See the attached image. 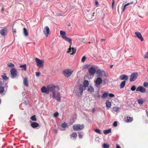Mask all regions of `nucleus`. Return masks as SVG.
Returning a JSON list of instances; mask_svg holds the SVG:
<instances>
[{
  "instance_id": "obj_48",
  "label": "nucleus",
  "mask_w": 148,
  "mask_h": 148,
  "mask_svg": "<svg viewBox=\"0 0 148 148\" xmlns=\"http://www.w3.org/2000/svg\"><path fill=\"white\" fill-rule=\"evenodd\" d=\"M80 40L83 42L85 43L86 42V41L84 38H82L80 39Z\"/></svg>"
},
{
  "instance_id": "obj_49",
  "label": "nucleus",
  "mask_w": 148,
  "mask_h": 148,
  "mask_svg": "<svg viewBox=\"0 0 148 148\" xmlns=\"http://www.w3.org/2000/svg\"><path fill=\"white\" fill-rule=\"evenodd\" d=\"M36 76H37V77H38L40 75V72H36Z\"/></svg>"
},
{
  "instance_id": "obj_56",
  "label": "nucleus",
  "mask_w": 148,
  "mask_h": 148,
  "mask_svg": "<svg viewBox=\"0 0 148 148\" xmlns=\"http://www.w3.org/2000/svg\"><path fill=\"white\" fill-rule=\"evenodd\" d=\"M95 4L96 5H98V2L97 1V0L95 1Z\"/></svg>"
},
{
  "instance_id": "obj_62",
  "label": "nucleus",
  "mask_w": 148,
  "mask_h": 148,
  "mask_svg": "<svg viewBox=\"0 0 148 148\" xmlns=\"http://www.w3.org/2000/svg\"><path fill=\"white\" fill-rule=\"evenodd\" d=\"M1 11L2 12H3L4 11V8H2L1 9Z\"/></svg>"
},
{
  "instance_id": "obj_37",
  "label": "nucleus",
  "mask_w": 148,
  "mask_h": 148,
  "mask_svg": "<svg viewBox=\"0 0 148 148\" xmlns=\"http://www.w3.org/2000/svg\"><path fill=\"white\" fill-rule=\"evenodd\" d=\"M72 137L74 138H76L77 136V135L76 133H73L71 135Z\"/></svg>"
},
{
  "instance_id": "obj_17",
  "label": "nucleus",
  "mask_w": 148,
  "mask_h": 148,
  "mask_svg": "<svg viewBox=\"0 0 148 148\" xmlns=\"http://www.w3.org/2000/svg\"><path fill=\"white\" fill-rule=\"evenodd\" d=\"M41 90L42 92L46 93L47 94L49 93L47 86V88L45 86H43L41 88Z\"/></svg>"
},
{
  "instance_id": "obj_61",
  "label": "nucleus",
  "mask_w": 148,
  "mask_h": 148,
  "mask_svg": "<svg viewBox=\"0 0 148 148\" xmlns=\"http://www.w3.org/2000/svg\"><path fill=\"white\" fill-rule=\"evenodd\" d=\"M125 6H124V7H123V10H122V11H123V12H124V11H125Z\"/></svg>"
},
{
  "instance_id": "obj_53",
  "label": "nucleus",
  "mask_w": 148,
  "mask_h": 148,
  "mask_svg": "<svg viewBox=\"0 0 148 148\" xmlns=\"http://www.w3.org/2000/svg\"><path fill=\"white\" fill-rule=\"evenodd\" d=\"M78 136L79 138H82V135L80 133H79L78 134Z\"/></svg>"
},
{
  "instance_id": "obj_6",
  "label": "nucleus",
  "mask_w": 148,
  "mask_h": 148,
  "mask_svg": "<svg viewBox=\"0 0 148 148\" xmlns=\"http://www.w3.org/2000/svg\"><path fill=\"white\" fill-rule=\"evenodd\" d=\"M52 97L53 98L56 99L58 101H61V96L59 92H58L56 94V92H53Z\"/></svg>"
},
{
  "instance_id": "obj_8",
  "label": "nucleus",
  "mask_w": 148,
  "mask_h": 148,
  "mask_svg": "<svg viewBox=\"0 0 148 148\" xmlns=\"http://www.w3.org/2000/svg\"><path fill=\"white\" fill-rule=\"evenodd\" d=\"M10 72L11 74V77L14 78L16 77L18 72L16 69L14 68H12L10 70Z\"/></svg>"
},
{
  "instance_id": "obj_12",
  "label": "nucleus",
  "mask_w": 148,
  "mask_h": 148,
  "mask_svg": "<svg viewBox=\"0 0 148 148\" xmlns=\"http://www.w3.org/2000/svg\"><path fill=\"white\" fill-rule=\"evenodd\" d=\"M137 91H139L142 93H144L146 92V89L143 87L141 86H138L136 88Z\"/></svg>"
},
{
  "instance_id": "obj_31",
  "label": "nucleus",
  "mask_w": 148,
  "mask_h": 148,
  "mask_svg": "<svg viewBox=\"0 0 148 148\" xmlns=\"http://www.w3.org/2000/svg\"><path fill=\"white\" fill-rule=\"evenodd\" d=\"M31 119L33 121H36L37 120L35 115L32 116L31 117Z\"/></svg>"
},
{
  "instance_id": "obj_36",
  "label": "nucleus",
  "mask_w": 148,
  "mask_h": 148,
  "mask_svg": "<svg viewBox=\"0 0 148 148\" xmlns=\"http://www.w3.org/2000/svg\"><path fill=\"white\" fill-rule=\"evenodd\" d=\"M119 109V108L118 107H114L113 108L114 111L116 112H117Z\"/></svg>"
},
{
  "instance_id": "obj_43",
  "label": "nucleus",
  "mask_w": 148,
  "mask_h": 148,
  "mask_svg": "<svg viewBox=\"0 0 148 148\" xmlns=\"http://www.w3.org/2000/svg\"><path fill=\"white\" fill-rule=\"evenodd\" d=\"M133 1H132L131 3H128L124 5L125 7H126L127 6L129 5L130 4H133Z\"/></svg>"
},
{
  "instance_id": "obj_54",
  "label": "nucleus",
  "mask_w": 148,
  "mask_h": 148,
  "mask_svg": "<svg viewBox=\"0 0 148 148\" xmlns=\"http://www.w3.org/2000/svg\"><path fill=\"white\" fill-rule=\"evenodd\" d=\"M97 72V73L99 74H102V71H101L100 70L98 71Z\"/></svg>"
},
{
  "instance_id": "obj_51",
  "label": "nucleus",
  "mask_w": 148,
  "mask_h": 148,
  "mask_svg": "<svg viewBox=\"0 0 148 148\" xmlns=\"http://www.w3.org/2000/svg\"><path fill=\"white\" fill-rule=\"evenodd\" d=\"M144 57L145 58H148V52L147 53L146 55L144 56Z\"/></svg>"
},
{
  "instance_id": "obj_57",
  "label": "nucleus",
  "mask_w": 148,
  "mask_h": 148,
  "mask_svg": "<svg viewBox=\"0 0 148 148\" xmlns=\"http://www.w3.org/2000/svg\"><path fill=\"white\" fill-rule=\"evenodd\" d=\"M116 148H121L120 146L118 145H116Z\"/></svg>"
},
{
  "instance_id": "obj_50",
  "label": "nucleus",
  "mask_w": 148,
  "mask_h": 148,
  "mask_svg": "<svg viewBox=\"0 0 148 148\" xmlns=\"http://www.w3.org/2000/svg\"><path fill=\"white\" fill-rule=\"evenodd\" d=\"M12 32L14 34L16 33V29H12Z\"/></svg>"
},
{
  "instance_id": "obj_27",
  "label": "nucleus",
  "mask_w": 148,
  "mask_h": 148,
  "mask_svg": "<svg viewBox=\"0 0 148 148\" xmlns=\"http://www.w3.org/2000/svg\"><path fill=\"white\" fill-rule=\"evenodd\" d=\"M111 132V129H109L108 130H105L103 131V133L104 134H106L110 133Z\"/></svg>"
},
{
  "instance_id": "obj_10",
  "label": "nucleus",
  "mask_w": 148,
  "mask_h": 148,
  "mask_svg": "<svg viewBox=\"0 0 148 148\" xmlns=\"http://www.w3.org/2000/svg\"><path fill=\"white\" fill-rule=\"evenodd\" d=\"M43 32L45 35L47 37L50 32L49 29L48 27L46 26L44 28Z\"/></svg>"
},
{
  "instance_id": "obj_64",
  "label": "nucleus",
  "mask_w": 148,
  "mask_h": 148,
  "mask_svg": "<svg viewBox=\"0 0 148 148\" xmlns=\"http://www.w3.org/2000/svg\"><path fill=\"white\" fill-rule=\"evenodd\" d=\"M2 82L1 81H0V85H2Z\"/></svg>"
},
{
  "instance_id": "obj_32",
  "label": "nucleus",
  "mask_w": 148,
  "mask_h": 148,
  "mask_svg": "<svg viewBox=\"0 0 148 148\" xmlns=\"http://www.w3.org/2000/svg\"><path fill=\"white\" fill-rule=\"evenodd\" d=\"M95 131L99 134H101V132L100 130L99 129H95Z\"/></svg>"
},
{
  "instance_id": "obj_9",
  "label": "nucleus",
  "mask_w": 148,
  "mask_h": 148,
  "mask_svg": "<svg viewBox=\"0 0 148 148\" xmlns=\"http://www.w3.org/2000/svg\"><path fill=\"white\" fill-rule=\"evenodd\" d=\"M78 94L77 95L78 96H80L82 95L83 93V85L80 84L79 86V90L77 91Z\"/></svg>"
},
{
  "instance_id": "obj_1",
  "label": "nucleus",
  "mask_w": 148,
  "mask_h": 148,
  "mask_svg": "<svg viewBox=\"0 0 148 148\" xmlns=\"http://www.w3.org/2000/svg\"><path fill=\"white\" fill-rule=\"evenodd\" d=\"M60 34L62 38L65 40L66 41L69 42L70 45L69 46V48L67 52L68 53H69L71 52V50L72 49V48L71 47V45H72V40L71 38H68L66 36V34L65 32L63 30H61L60 32Z\"/></svg>"
},
{
  "instance_id": "obj_41",
  "label": "nucleus",
  "mask_w": 148,
  "mask_h": 148,
  "mask_svg": "<svg viewBox=\"0 0 148 148\" xmlns=\"http://www.w3.org/2000/svg\"><path fill=\"white\" fill-rule=\"evenodd\" d=\"M2 78H3V79H5V80H7L8 79V78L5 75H2Z\"/></svg>"
},
{
  "instance_id": "obj_29",
  "label": "nucleus",
  "mask_w": 148,
  "mask_h": 148,
  "mask_svg": "<svg viewBox=\"0 0 148 148\" xmlns=\"http://www.w3.org/2000/svg\"><path fill=\"white\" fill-rule=\"evenodd\" d=\"M20 67L22 68L23 70H24V71H26V64H25L23 65H20L19 66Z\"/></svg>"
},
{
  "instance_id": "obj_58",
  "label": "nucleus",
  "mask_w": 148,
  "mask_h": 148,
  "mask_svg": "<svg viewBox=\"0 0 148 148\" xmlns=\"http://www.w3.org/2000/svg\"><path fill=\"white\" fill-rule=\"evenodd\" d=\"M53 131V132L55 133H57V130H54Z\"/></svg>"
},
{
  "instance_id": "obj_2",
  "label": "nucleus",
  "mask_w": 148,
  "mask_h": 148,
  "mask_svg": "<svg viewBox=\"0 0 148 148\" xmlns=\"http://www.w3.org/2000/svg\"><path fill=\"white\" fill-rule=\"evenodd\" d=\"M49 93L50 92H56V91H59L60 90L59 86L58 85H55L53 84H50L47 85Z\"/></svg>"
},
{
  "instance_id": "obj_15",
  "label": "nucleus",
  "mask_w": 148,
  "mask_h": 148,
  "mask_svg": "<svg viewBox=\"0 0 148 148\" xmlns=\"http://www.w3.org/2000/svg\"><path fill=\"white\" fill-rule=\"evenodd\" d=\"M102 82L101 78L100 77H97L95 82V85H99L101 84Z\"/></svg>"
},
{
  "instance_id": "obj_22",
  "label": "nucleus",
  "mask_w": 148,
  "mask_h": 148,
  "mask_svg": "<svg viewBox=\"0 0 148 148\" xmlns=\"http://www.w3.org/2000/svg\"><path fill=\"white\" fill-rule=\"evenodd\" d=\"M106 107L108 108H110L111 106V103L109 100H107L106 102Z\"/></svg>"
},
{
  "instance_id": "obj_28",
  "label": "nucleus",
  "mask_w": 148,
  "mask_h": 148,
  "mask_svg": "<svg viewBox=\"0 0 148 148\" xmlns=\"http://www.w3.org/2000/svg\"><path fill=\"white\" fill-rule=\"evenodd\" d=\"M108 96V93L107 92H105L102 94V97L103 98H106Z\"/></svg>"
},
{
  "instance_id": "obj_35",
  "label": "nucleus",
  "mask_w": 148,
  "mask_h": 148,
  "mask_svg": "<svg viewBox=\"0 0 148 148\" xmlns=\"http://www.w3.org/2000/svg\"><path fill=\"white\" fill-rule=\"evenodd\" d=\"M143 102V101L141 99H139L138 100V103L140 104H142Z\"/></svg>"
},
{
  "instance_id": "obj_39",
  "label": "nucleus",
  "mask_w": 148,
  "mask_h": 148,
  "mask_svg": "<svg viewBox=\"0 0 148 148\" xmlns=\"http://www.w3.org/2000/svg\"><path fill=\"white\" fill-rule=\"evenodd\" d=\"M136 89V86H132L131 88V90L133 91H134Z\"/></svg>"
},
{
  "instance_id": "obj_52",
  "label": "nucleus",
  "mask_w": 148,
  "mask_h": 148,
  "mask_svg": "<svg viewBox=\"0 0 148 148\" xmlns=\"http://www.w3.org/2000/svg\"><path fill=\"white\" fill-rule=\"evenodd\" d=\"M102 74H103L104 75L105 77H106L107 76L106 75V72H105L104 71H102Z\"/></svg>"
},
{
  "instance_id": "obj_26",
  "label": "nucleus",
  "mask_w": 148,
  "mask_h": 148,
  "mask_svg": "<svg viewBox=\"0 0 148 148\" xmlns=\"http://www.w3.org/2000/svg\"><path fill=\"white\" fill-rule=\"evenodd\" d=\"M4 88L3 86H0V94H2L4 92Z\"/></svg>"
},
{
  "instance_id": "obj_46",
  "label": "nucleus",
  "mask_w": 148,
  "mask_h": 148,
  "mask_svg": "<svg viewBox=\"0 0 148 148\" xmlns=\"http://www.w3.org/2000/svg\"><path fill=\"white\" fill-rule=\"evenodd\" d=\"M112 0V9H113L114 6V1L115 0Z\"/></svg>"
},
{
  "instance_id": "obj_42",
  "label": "nucleus",
  "mask_w": 148,
  "mask_h": 148,
  "mask_svg": "<svg viewBox=\"0 0 148 148\" xmlns=\"http://www.w3.org/2000/svg\"><path fill=\"white\" fill-rule=\"evenodd\" d=\"M108 95L110 97H115L114 95L112 93L108 94Z\"/></svg>"
},
{
  "instance_id": "obj_16",
  "label": "nucleus",
  "mask_w": 148,
  "mask_h": 148,
  "mask_svg": "<svg viewBox=\"0 0 148 148\" xmlns=\"http://www.w3.org/2000/svg\"><path fill=\"white\" fill-rule=\"evenodd\" d=\"M125 121L127 123H130L132 122L133 120L132 117H125L124 119Z\"/></svg>"
},
{
  "instance_id": "obj_34",
  "label": "nucleus",
  "mask_w": 148,
  "mask_h": 148,
  "mask_svg": "<svg viewBox=\"0 0 148 148\" xmlns=\"http://www.w3.org/2000/svg\"><path fill=\"white\" fill-rule=\"evenodd\" d=\"M103 147L104 148H109V146L108 144L104 143L103 145Z\"/></svg>"
},
{
  "instance_id": "obj_30",
  "label": "nucleus",
  "mask_w": 148,
  "mask_h": 148,
  "mask_svg": "<svg viewBox=\"0 0 148 148\" xmlns=\"http://www.w3.org/2000/svg\"><path fill=\"white\" fill-rule=\"evenodd\" d=\"M72 53L71 54V55H73V54L75 53L76 51V49L75 48L72 47Z\"/></svg>"
},
{
  "instance_id": "obj_44",
  "label": "nucleus",
  "mask_w": 148,
  "mask_h": 148,
  "mask_svg": "<svg viewBox=\"0 0 148 148\" xmlns=\"http://www.w3.org/2000/svg\"><path fill=\"white\" fill-rule=\"evenodd\" d=\"M143 86L145 87H147L148 86V83L145 82L143 83Z\"/></svg>"
},
{
  "instance_id": "obj_18",
  "label": "nucleus",
  "mask_w": 148,
  "mask_h": 148,
  "mask_svg": "<svg viewBox=\"0 0 148 148\" xmlns=\"http://www.w3.org/2000/svg\"><path fill=\"white\" fill-rule=\"evenodd\" d=\"M119 78L121 80H125L127 81L128 79V77L127 75H121Z\"/></svg>"
},
{
  "instance_id": "obj_23",
  "label": "nucleus",
  "mask_w": 148,
  "mask_h": 148,
  "mask_svg": "<svg viewBox=\"0 0 148 148\" xmlns=\"http://www.w3.org/2000/svg\"><path fill=\"white\" fill-rule=\"evenodd\" d=\"M23 33L24 35L26 36H28V35L27 31V29L25 27H24L23 29Z\"/></svg>"
},
{
  "instance_id": "obj_24",
  "label": "nucleus",
  "mask_w": 148,
  "mask_h": 148,
  "mask_svg": "<svg viewBox=\"0 0 148 148\" xmlns=\"http://www.w3.org/2000/svg\"><path fill=\"white\" fill-rule=\"evenodd\" d=\"M89 82L87 80H85L83 82V85L85 88L87 87L89 85Z\"/></svg>"
},
{
  "instance_id": "obj_19",
  "label": "nucleus",
  "mask_w": 148,
  "mask_h": 148,
  "mask_svg": "<svg viewBox=\"0 0 148 148\" xmlns=\"http://www.w3.org/2000/svg\"><path fill=\"white\" fill-rule=\"evenodd\" d=\"M31 126L34 128H36L39 126V124L36 122H33L31 124Z\"/></svg>"
},
{
  "instance_id": "obj_33",
  "label": "nucleus",
  "mask_w": 148,
  "mask_h": 148,
  "mask_svg": "<svg viewBox=\"0 0 148 148\" xmlns=\"http://www.w3.org/2000/svg\"><path fill=\"white\" fill-rule=\"evenodd\" d=\"M7 65L9 67H14V64L12 63H10L8 64Z\"/></svg>"
},
{
  "instance_id": "obj_60",
  "label": "nucleus",
  "mask_w": 148,
  "mask_h": 148,
  "mask_svg": "<svg viewBox=\"0 0 148 148\" xmlns=\"http://www.w3.org/2000/svg\"><path fill=\"white\" fill-rule=\"evenodd\" d=\"M105 39H103V38H101L100 40V41H101V42H103V41H105Z\"/></svg>"
},
{
  "instance_id": "obj_47",
  "label": "nucleus",
  "mask_w": 148,
  "mask_h": 148,
  "mask_svg": "<svg viewBox=\"0 0 148 148\" xmlns=\"http://www.w3.org/2000/svg\"><path fill=\"white\" fill-rule=\"evenodd\" d=\"M59 115V113L58 112H56L54 113V116L55 117H57Z\"/></svg>"
},
{
  "instance_id": "obj_13",
  "label": "nucleus",
  "mask_w": 148,
  "mask_h": 148,
  "mask_svg": "<svg viewBox=\"0 0 148 148\" xmlns=\"http://www.w3.org/2000/svg\"><path fill=\"white\" fill-rule=\"evenodd\" d=\"M8 32V30L6 28L4 27L0 31L1 34L3 36L6 35Z\"/></svg>"
},
{
  "instance_id": "obj_21",
  "label": "nucleus",
  "mask_w": 148,
  "mask_h": 148,
  "mask_svg": "<svg viewBox=\"0 0 148 148\" xmlns=\"http://www.w3.org/2000/svg\"><path fill=\"white\" fill-rule=\"evenodd\" d=\"M94 90L93 88L91 86H89L88 91L90 93H92L94 92Z\"/></svg>"
},
{
  "instance_id": "obj_4",
  "label": "nucleus",
  "mask_w": 148,
  "mask_h": 148,
  "mask_svg": "<svg viewBox=\"0 0 148 148\" xmlns=\"http://www.w3.org/2000/svg\"><path fill=\"white\" fill-rule=\"evenodd\" d=\"M35 60L37 63V66L39 68H41L44 66V61L37 58H36Z\"/></svg>"
},
{
  "instance_id": "obj_11",
  "label": "nucleus",
  "mask_w": 148,
  "mask_h": 148,
  "mask_svg": "<svg viewBox=\"0 0 148 148\" xmlns=\"http://www.w3.org/2000/svg\"><path fill=\"white\" fill-rule=\"evenodd\" d=\"M96 72L95 68L93 67H90L88 69L89 74L91 75H94Z\"/></svg>"
},
{
  "instance_id": "obj_14",
  "label": "nucleus",
  "mask_w": 148,
  "mask_h": 148,
  "mask_svg": "<svg viewBox=\"0 0 148 148\" xmlns=\"http://www.w3.org/2000/svg\"><path fill=\"white\" fill-rule=\"evenodd\" d=\"M135 34L136 36L140 39L141 41H143L144 39L143 37L141 34L139 32H136L135 33Z\"/></svg>"
},
{
  "instance_id": "obj_25",
  "label": "nucleus",
  "mask_w": 148,
  "mask_h": 148,
  "mask_svg": "<svg viewBox=\"0 0 148 148\" xmlns=\"http://www.w3.org/2000/svg\"><path fill=\"white\" fill-rule=\"evenodd\" d=\"M125 83L126 81H124L122 82L120 84V88H123L125 86Z\"/></svg>"
},
{
  "instance_id": "obj_7",
  "label": "nucleus",
  "mask_w": 148,
  "mask_h": 148,
  "mask_svg": "<svg viewBox=\"0 0 148 148\" xmlns=\"http://www.w3.org/2000/svg\"><path fill=\"white\" fill-rule=\"evenodd\" d=\"M138 73L137 72L132 73L130 76V81L132 82L135 81L137 78Z\"/></svg>"
},
{
  "instance_id": "obj_55",
  "label": "nucleus",
  "mask_w": 148,
  "mask_h": 148,
  "mask_svg": "<svg viewBox=\"0 0 148 148\" xmlns=\"http://www.w3.org/2000/svg\"><path fill=\"white\" fill-rule=\"evenodd\" d=\"M28 102H27L26 101H25L23 102V103L25 105H27V104L28 103Z\"/></svg>"
},
{
  "instance_id": "obj_40",
  "label": "nucleus",
  "mask_w": 148,
  "mask_h": 148,
  "mask_svg": "<svg viewBox=\"0 0 148 148\" xmlns=\"http://www.w3.org/2000/svg\"><path fill=\"white\" fill-rule=\"evenodd\" d=\"M86 59V57L85 56H83L82 59H81V61L82 62H84Z\"/></svg>"
},
{
  "instance_id": "obj_38",
  "label": "nucleus",
  "mask_w": 148,
  "mask_h": 148,
  "mask_svg": "<svg viewBox=\"0 0 148 148\" xmlns=\"http://www.w3.org/2000/svg\"><path fill=\"white\" fill-rule=\"evenodd\" d=\"M61 126L63 128H66L67 126V124L66 123H62Z\"/></svg>"
},
{
  "instance_id": "obj_3",
  "label": "nucleus",
  "mask_w": 148,
  "mask_h": 148,
  "mask_svg": "<svg viewBox=\"0 0 148 148\" xmlns=\"http://www.w3.org/2000/svg\"><path fill=\"white\" fill-rule=\"evenodd\" d=\"M84 127V124L81 125L79 124H76L74 125L73 128L75 131L81 130H83Z\"/></svg>"
},
{
  "instance_id": "obj_45",
  "label": "nucleus",
  "mask_w": 148,
  "mask_h": 148,
  "mask_svg": "<svg viewBox=\"0 0 148 148\" xmlns=\"http://www.w3.org/2000/svg\"><path fill=\"white\" fill-rule=\"evenodd\" d=\"M117 125V122L116 121H114L113 123V126L115 127H116Z\"/></svg>"
},
{
  "instance_id": "obj_63",
  "label": "nucleus",
  "mask_w": 148,
  "mask_h": 148,
  "mask_svg": "<svg viewBox=\"0 0 148 148\" xmlns=\"http://www.w3.org/2000/svg\"><path fill=\"white\" fill-rule=\"evenodd\" d=\"M68 26H69V27H70L71 26V24L70 23H69L68 24Z\"/></svg>"
},
{
  "instance_id": "obj_5",
  "label": "nucleus",
  "mask_w": 148,
  "mask_h": 148,
  "mask_svg": "<svg viewBox=\"0 0 148 148\" xmlns=\"http://www.w3.org/2000/svg\"><path fill=\"white\" fill-rule=\"evenodd\" d=\"M64 75L66 77H69L73 72V71H71L70 69H67L63 71Z\"/></svg>"
},
{
  "instance_id": "obj_20",
  "label": "nucleus",
  "mask_w": 148,
  "mask_h": 148,
  "mask_svg": "<svg viewBox=\"0 0 148 148\" xmlns=\"http://www.w3.org/2000/svg\"><path fill=\"white\" fill-rule=\"evenodd\" d=\"M28 78L27 77L25 78L23 80L24 85L26 86L27 87L29 86L28 82Z\"/></svg>"
},
{
  "instance_id": "obj_59",
  "label": "nucleus",
  "mask_w": 148,
  "mask_h": 148,
  "mask_svg": "<svg viewBox=\"0 0 148 148\" xmlns=\"http://www.w3.org/2000/svg\"><path fill=\"white\" fill-rule=\"evenodd\" d=\"M95 14V12H93V14L92 15L91 17H92V16L94 17Z\"/></svg>"
}]
</instances>
